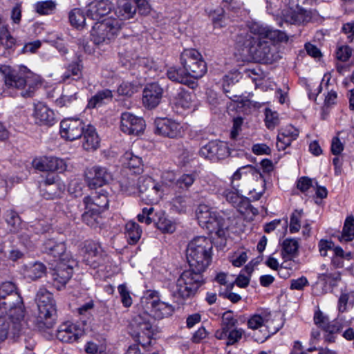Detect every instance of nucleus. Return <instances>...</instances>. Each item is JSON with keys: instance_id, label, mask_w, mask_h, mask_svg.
<instances>
[{"instance_id": "nucleus-1", "label": "nucleus", "mask_w": 354, "mask_h": 354, "mask_svg": "<svg viewBox=\"0 0 354 354\" xmlns=\"http://www.w3.org/2000/svg\"><path fill=\"white\" fill-rule=\"evenodd\" d=\"M44 246L46 252L57 259L51 275L53 286L60 289L71 278L76 262L70 252H67L64 242L49 239L44 242Z\"/></svg>"}, {"instance_id": "nucleus-2", "label": "nucleus", "mask_w": 354, "mask_h": 354, "mask_svg": "<svg viewBox=\"0 0 354 354\" xmlns=\"http://www.w3.org/2000/svg\"><path fill=\"white\" fill-rule=\"evenodd\" d=\"M236 47L242 55L250 56L254 59L266 64H272L281 58L277 48L274 44L260 39L251 33L238 35L236 39Z\"/></svg>"}, {"instance_id": "nucleus-3", "label": "nucleus", "mask_w": 354, "mask_h": 354, "mask_svg": "<svg viewBox=\"0 0 354 354\" xmlns=\"http://www.w3.org/2000/svg\"><path fill=\"white\" fill-rule=\"evenodd\" d=\"M0 73L7 86L25 90L21 93L24 97H30L41 84L40 77L26 66L19 67L17 71L8 66L0 65Z\"/></svg>"}, {"instance_id": "nucleus-4", "label": "nucleus", "mask_w": 354, "mask_h": 354, "mask_svg": "<svg viewBox=\"0 0 354 354\" xmlns=\"http://www.w3.org/2000/svg\"><path fill=\"white\" fill-rule=\"evenodd\" d=\"M213 243L209 238L201 236L192 239L187 248L189 269L202 274L212 259Z\"/></svg>"}, {"instance_id": "nucleus-5", "label": "nucleus", "mask_w": 354, "mask_h": 354, "mask_svg": "<svg viewBox=\"0 0 354 354\" xmlns=\"http://www.w3.org/2000/svg\"><path fill=\"white\" fill-rule=\"evenodd\" d=\"M122 25V22L113 16L98 21L91 30V39L97 45L108 44L116 38Z\"/></svg>"}, {"instance_id": "nucleus-6", "label": "nucleus", "mask_w": 354, "mask_h": 354, "mask_svg": "<svg viewBox=\"0 0 354 354\" xmlns=\"http://www.w3.org/2000/svg\"><path fill=\"white\" fill-rule=\"evenodd\" d=\"M203 282V274L189 269L185 270L176 283L170 286V291L174 297L184 299L194 295Z\"/></svg>"}, {"instance_id": "nucleus-7", "label": "nucleus", "mask_w": 354, "mask_h": 354, "mask_svg": "<svg viewBox=\"0 0 354 354\" xmlns=\"http://www.w3.org/2000/svg\"><path fill=\"white\" fill-rule=\"evenodd\" d=\"M38 307L37 320L46 328L53 325L54 317L56 315V304L51 292L44 288H40L35 297Z\"/></svg>"}, {"instance_id": "nucleus-8", "label": "nucleus", "mask_w": 354, "mask_h": 354, "mask_svg": "<svg viewBox=\"0 0 354 354\" xmlns=\"http://www.w3.org/2000/svg\"><path fill=\"white\" fill-rule=\"evenodd\" d=\"M274 319H272V315L270 312L263 310L259 313L251 315L248 321L247 326L249 329L252 330H259L260 332L264 331V334L261 337H254L257 342L263 343L269 337V333H275L281 328L280 324L272 326Z\"/></svg>"}, {"instance_id": "nucleus-9", "label": "nucleus", "mask_w": 354, "mask_h": 354, "mask_svg": "<svg viewBox=\"0 0 354 354\" xmlns=\"http://www.w3.org/2000/svg\"><path fill=\"white\" fill-rule=\"evenodd\" d=\"M180 63L189 77L199 79L207 73L206 63L196 50L185 49L180 55Z\"/></svg>"}, {"instance_id": "nucleus-10", "label": "nucleus", "mask_w": 354, "mask_h": 354, "mask_svg": "<svg viewBox=\"0 0 354 354\" xmlns=\"http://www.w3.org/2000/svg\"><path fill=\"white\" fill-rule=\"evenodd\" d=\"M142 304L144 310L149 312L151 317L156 319H163L171 315L174 311L172 306L161 301L158 292L154 290L147 291L146 295L142 298Z\"/></svg>"}, {"instance_id": "nucleus-11", "label": "nucleus", "mask_w": 354, "mask_h": 354, "mask_svg": "<svg viewBox=\"0 0 354 354\" xmlns=\"http://www.w3.org/2000/svg\"><path fill=\"white\" fill-rule=\"evenodd\" d=\"M3 301L5 304L0 305V310L3 313H8L10 318H15L13 328L15 330L19 329L25 314L22 298L18 292H16L6 297Z\"/></svg>"}, {"instance_id": "nucleus-12", "label": "nucleus", "mask_w": 354, "mask_h": 354, "mask_svg": "<svg viewBox=\"0 0 354 354\" xmlns=\"http://www.w3.org/2000/svg\"><path fill=\"white\" fill-rule=\"evenodd\" d=\"M152 319L149 313L144 310L142 313L136 315L130 324L133 335L140 339H144L146 337L149 344L156 330Z\"/></svg>"}, {"instance_id": "nucleus-13", "label": "nucleus", "mask_w": 354, "mask_h": 354, "mask_svg": "<svg viewBox=\"0 0 354 354\" xmlns=\"http://www.w3.org/2000/svg\"><path fill=\"white\" fill-rule=\"evenodd\" d=\"M154 124L155 133L165 138H180L185 133V129L180 122L167 118L156 119Z\"/></svg>"}, {"instance_id": "nucleus-14", "label": "nucleus", "mask_w": 354, "mask_h": 354, "mask_svg": "<svg viewBox=\"0 0 354 354\" xmlns=\"http://www.w3.org/2000/svg\"><path fill=\"white\" fill-rule=\"evenodd\" d=\"M85 180L91 189H96L111 183L113 174L106 167L95 165L86 170Z\"/></svg>"}, {"instance_id": "nucleus-15", "label": "nucleus", "mask_w": 354, "mask_h": 354, "mask_svg": "<svg viewBox=\"0 0 354 354\" xmlns=\"http://www.w3.org/2000/svg\"><path fill=\"white\" fill-rule=\"evenodd\" d=\"M196 215L199 223L209 230H217L220 231L225 227L224 220L207 205H201L198 207Z\"/></svg>"}, {"instance_id": "nucleus-16", "label": "nucleus", "mask_w": 354, "mask_h": 354, "mask_svg": "<svg viewBox=\"0 0 354 354\" xmlns=\"http://www.w3.org/2000/svg\"><path fill=\"white\" fill-rule=\"evenodd\" d=\"M242 180L245 183L253 184L259 182L262 186L265 185V179L260 170L252 165H247L239 167L231 176L232 184Z\"/></svg>"}, {"instance_id": "nucleus-17", "label": "nucleus", "mask_w": 354, "mask_h": 354, "mask_svg": "<svg viewBox=\"0 0 354 354\" xmlns=\"http://www.w3.org/2000/svg\"><path fill=\"white\" fill-rule=\"evenodd\" d=\"M84 127L83 121L80 118H66L60 122L59 133L64 140L73 141L82 136Z\"/></svg>"}, {"instance_id": "nucleus-18", "label": "nucleus", "mask_w": 354, "mask_h": 354, "mask_svg": "<svg viewBox=\"0 0 354 354\" xmlns=\"http://www.w3.org/2000/svg\"><path fill=\"white\" fill-rule=\"evenodd\" d=\"M250 29V32L249 33L258 37L260 39H268L273 43L287 42L288 41V37L284 32L274 29L270 26L254 24Z\"/></svg>"}, {"instance_id": "nucleus-19", "label": "nucleus", "mask_w": 354, "mask_h": 354, "mask_svg": "<svg viewBox=\"0 0 354 354\" xmlns=\"http://www.w3.org/2000/svg\"><path fill=\"white\" fill-rule=\"evenodd\" d=\"M145 120L129 112L122 113L120 117V129L128 135L138 136L144 131Z\"/></svg>"}, {"instance_id": "nucleus-20", "label": "nucleus", "mask_w": 354, "mask_h": 354, "mask_svg": "<svg viewBox=\"0 0 354 354\" xmlns=\"http://www.w3.org/2000/svg\"><path fill=\"white\" fill-rule=\"evenodd\" d=\"M199 154L205 158L216 160L227 157L230 151L226 143L218 140H212L201 148Z\"/></svg>"}, {"instance_id": "nucleus-21", "label": "nucleus", "mask_w": 354, "mask_h": 354, "mask_svg": "<svg viewBox=\"0 0 354 354\" xmlns=\"http://www.w3.org/2000/svg\"><path fill=\"white\" fill-rule=\"evenodd\" d=\"M83 335L82 329L77 324L66 322L59 325L57 330V338L66 343H73Z\"/></svg>"}, {"instance_id": "nucleus-22", "label": "nucleus", "mask_w": 354, "mask_h": 354, "mask_svg": "<svg viewBox=\"0 0 354 354\" xmlns=\"http://www.w3.org/2000/svg\"><path fill=\"white\" fill-rule=\"evenodd\" d=\"M220 194L241 214H244L250 207L248 200L241 195L234 187L225 188Z\"/></svg>"}, {"instance_id": "nucleus-23", "label": "nucleus", "mask_w": 354, "mask_h": 354, "mask_svg": "<svg viewBox=\"0 0 354 354\" xmlns=\"http://www.w3.org/2000/svg\"><path fill=\"white\" fill-rule=\"evenodd\" d=\"M85 248L84 261L86 264L95 268L104 262L106 255L99 243L88 242Z\"/></svg>"}, {"instance_id": "nucleus-24", "label": "nucleus", "mask_w": 354, "mask_h": 354, "mask_svg": "<svg viewBox=\"0 0 354 354\" xmlns=\"http://www.w3.org/2000/svg\"><path fill=\"white\" fill-rule=\"evenodd\" d=\"M163 90L156 83L147 84L142 92V102L145 107L153 109L156 107L162 97Z\"/></svg>"}, {"instance_id": "nucleus-25", "label": "nucleus", "mask_w": 354, "mask_h": 354, "mask_svg": "<svg viewBox=\"0 0 354 354\" xmlns=\"http://www.w3.org/2000/svg\"><path fill=\"white\" fill-rule=\"evenodd\" d=\"M113 3L109 0H94L87 6V17L99 21L110 13Z\"/></svg>"}, {"instance_id": "nucleus-26", "label": "nucleus", "mask_w": 354, "mask_h": 354, "mask_svg": "<svg viewBox=\"0 0 354 354\" xmlns=\"http://www.w3.org/2000/svg\"><path fill=\"white\" fill-rule=\"evenodd\" d=\"M33 118L36 124L51 126L55 122V113L53 110L42 103L35 106Z\"/></svg>"}, {"instance_id": "nucleus-27", "label": "nucleus", "mask_w": 354, "mask_h": 354, "mask_svg": "<svg viewBox=\"0 0 354 354\" xmlns=\"http://www.w3.org/2000/svg\"><path fill=\"white\" fill-rule=\"evenodd\" d=\"M82 147L86 151H95L100 147V138L95 128L88 124L84 128Z\"/></svg>"}, {"instance_id": "nucleus-28", "label": "nucleus", "mask_w": 354, "mask_h": 354, "mask_svg": "<svg viewBox=\"0 0 354 354\" xmlns=\"http://www.w3.org/2000/svg\"><path fill=\"white\" fill-rule=\"evenodd\" d=\"M65 189L64 185L47 178L42 185L41 192L46 199H54L60 197Z\"/></svg>"}, {"instance_id": "nucleus-29", "label": "nucleus", "mask_w": 354, "mask_h": 354, "mask_svg": "<svg viewBox=\"0 0 354 354\" xmlns=\"http://www.w3.org/2000/svg\"><path fill=\"white\" fill-rule=\"evenodd\" d=\"M84 203L87 209L100 212L107 207L109 200L106 194H99L93 197L88 196L84 197Z\"/></svg>"}, {"instance_id": "nucleus-30", "label": "nucleus", "mask_w": 354, "mask_h": 354, "mask_svg": "<svg viewBox=\"0 0 354 354\" xmlns=\"http://www.w3.org/2000/svg\"><path fill=\"white\" fill-rule=\"evenodd\" d=\"M136 12V7L133 3L127 0H120L118 3L114 14L117 15V19L122 22V20L133 18Z\"/></svg>"}, {"instance_id": "nucleus-31", "label": "nucleus", "mask_w": 354, "mask_h": 354, "mask_svg": "<svg viewBox=\"0 0 354 354\" xmlns=\"http://www.w3.org/2000/svg\"><path fill=\"white\" fill-rule=\"evenodd\" d=\"M238 321L234 317L232 311H226L223 314L221 319V327L215 332V337L218 339H223L226 332L233 328L237 324Z\"/></svg>"}, {"instance_id": "nucleus-32", "label": "nucleus", "mask_w": 354, "mask_h": 354, "mask_svg": "<svg viewBox=\"0 0 354 354\" xmlns=\"http://www.w3.org/2000/svg\"><path fill=\"white\" fill-rule=\"evenodd\" d=\"M195 95L193 93L180 90L174 97L172 102L176 107L188 109L192 107Z\"/></svg>"}, {"instance_id": "nucleus-33", "label": "nucleus", "mask_w": 354, "mask_h": 354, "mask_svg": "<svg viewBox=\"0 0 354 354\" xmlns=\"http://www.w3.org/2000/svg\"><path fill=\"white\" fill-rule=\"evenodd\" d=\"M46 270V266L40 262L30 263L24 266V274L30 280H36L45 274Z\"/></svg>"}, {"instance_id": "nucleus-34", "label": "nucleus", "mask_w": 354, "mask_h": 354, "mask_svg": "<svg viewBox=\"0 0 354 354\" xmlns=\"http://www.w3.org/2000/svg\"><path fill=\"white\" fill-rule=\"evenodd\" d=\"M166 191V186L156 182L154 186L151 187L142 198L151 203H157L162 198Z\"/></svg>"}, {"instance_id": "nucleus-35", "label": "nucleus", "mask_w": 354, "mask_h": 354, "mask_svg": "<svg viewBox=\"0 0 354 354\" xmlns=\"http://www.w3.org/2000/svg\"><path fill=\"white\" fill-rule=\"evenodd\" d=\"M113 95L111 90L104 89L100 91L89 100L87 104V108L94 109L101 106L104 104L111 101Z\"/></svg>"}, {"instance_id": "nucleus-36", "label": "nucleus", "mask_w": 354, "mask_h": 354, "mask_svg": "<svg viewBox=\"0 0 354 354\" xmlns=\"http://www.w3.org/2000/svg\"><path fill=\"white\" fill-rule=\"evenodd\" d=\"M82 66L79 62H73L68 64L66 71L62 75V81L78 80L82 76Z\"/></svg>"}, {"instance_id": "nucleus-37", "label": "nucleus", "mask_w": 354, "mask_h": 354, "mask_svg": "<svg viewBox=\"0 0 354 354\" xmlns=\"http://www.w3.org/2000/svg\"><path fill=\"white\" fill-rule=\"evenodd\" d=\"M142 229L135 221H129L125 226V235L129 244H136L140 239Z\"/></svg>"}, {"instance_id": "nucleus-38", "label": "nucleus", "mask_w": 354, "mask_h": 354, "mask_svg": "<svg viewBox=\"0 0 354 354\" xmlns=\"http://www.w3.org/2000/svg\"><path fill=\"white\" fill-rule=\"evenodd\" d=\"M6 221L9 230L12 233H17L22 229V222L18 213L14 209H8L6 212Z\"/></svg>"}, {"instance_id": "nucleus-39", "label": "nucleus", "mask_w": 354, "mask_h": 354, "mask_svg": "<svg viewBox=\"0 0 354 354\" xmlns=\"http://www.w3.org/2000/svg\"><path fill=\"white\" fill-rule=\"evenodd\" d=\"M314 323L319 328L330 333H335L339 330L335 325L330 324L328 317L325 315L320 310L315 311L314 314Z\"/></svg>"}, {"instance_id": "nucleus-40", "label": "nucleus", "mask_w": 354, "mask_h": 354, "mask_svg": "<svg viewBox=\"0 0 354 354\" xmlns=\"http://www.w3.org/2000/svg\"><path fill=\"white\" fill-rule=\"evenodd\" d=\"M299 242L295 239H286L282 243L281 256L283 259L294 258L298 254Z\"/></svg>"}, {"instance_id": "nucleus-41", "label": "nucleus", "mask_w": 354, "mask_h": 354, "mask_svg": "<svg viewBox=\"0 0 354 354\" xmlns=\"http://www.w3.org/2000/svg\"><path fill=\"white\" fill-rule=\"evenodd\" d=\"M13 320L15 318H10L8 313L0 316V342L6 338L9 330H11L13 334L20 330L21 327L17 330L14 329Z\"/></svg>"}, {"instance_id": "nucleus-42", "label": "nucleus", "mask_w": 354, "mask_h": 354, "mask_svg": "<svg viewBox=\"0 0 354 354\" xmlns=\"http://www.w3.org/2000/svg\"><path fill=\"white\" fill-rule=\"evenodd\" d=\"M158 220L156 222L157 227L165 233H173L176 230V223L168 218L165 213L157 214Z\"/></svg>"}, {"instance_id": "nucleus-43", "label": "nucleus", "mask_w": 354, "mask_h": 354, "mask_svg": "<svg viewBox=\"0 0 354 354\" xmlns=\"http://www.w3.org/2000/svg\"><path fill=\"white\" fill-rule=\"evenodd\" d=\"M354 239V217L348 216L344 222L342 234L339 236L341 242L351 241Z\"/></svg>"}, {"instance_id": "nucleus-44", "label": "nucleus", "mask_w": 354, "mask_h": 354, "mask_svg": "<svg viewBox=\"0 0 354 354\" xmlns=\"http://www.w3.org/2000/svg\"><path fill=\"white\" fill-rule=\"evenodd\" d=\"M282 17L285 22L290 24H299L304 21V13L288 8L283 10Z\"/></svg>"}, {"instance_id": "nucleus-45", "label": "nucleus", "mask_w": 354, "mask_h": 354, "mask_svg": "<svg viewBox=\"0 0 354 354\" xmlns=\"http://www.w3.org/2000/svg\"><path fill=\"white\" fill-rule=\"evenodd\" d=\"M46 167L43 169L56 171L59 173L66 169L67 165L64 160L57 157L46 158L44 160Z\"/></svg>"}, {"instance_id": "nucleus-46", "label": "nucleus", "mask_w": 354, "mask_h": 354, "mask_svg": "<svg viewBox=\"0 0 354 354\" xmlns=\"http://www.w3.org/2000/svg\"><path fill=\"white\" fill-rule=\"evenodd\" d=\"M167 75L168 78L173 82L185 84L188 83L189 75L184 68L171 67L168 69Z\"/></svg>"}, {"instance_id": "nucleus-47", "label": "nucleus", "mask_w": 354, "mask_h": 354, "mask_svg": "<svg viewBox=\"0 0 354 354\" xmlns=\"http://www.w3.org/2000/svg\"><path fill=\"white\" fill-rule=\"evenodd\" d=\"M137 178L135 175H131L126 178H122L119 183L121 191L128 194H135L137 193Z\"/></svg>"}, {"instance_id": "nucleus-48", "label": "nucleus", "mask_w": 354, "mask_h": 354, "mask_svg": "<svg viewBox=\"0 0 354 354\" xmlns=\"http://www.w3.org/2000/svg\"><path fill=\"white\" fill-rule=\"evenodd\" d=\"M122 164L129 169H137L139 171L141 169L142 159L135 156L131 151H127L122 158Z\"/></svg>"}, {"instance_id": "nucleus-49", "label": "nucleus", "mask_w": 354, "mask_h": 354, "mask_svg": "<svg viewBox=\"0 0 354 354\" xmlns=\"http://www.w3.org/2000/svg\"><path fill=\"white\" fill-rule=\"evenodd\" d=\"M56 8V3L52 0L38 1L34 5L35 12L41 15L51 14Z\"/></svg>"}, {"instance_id": "nucleus-50", "label": "nucleus", "mask_w": 354, "mask_h": 354, "mask_svg": "<svg viewBox=\"0 0 354 354\" xmlns=\"http://www.w3.org/2000/svg\"><path fill=\"white\" fill-rule=\"evenodd\" d=\"M196 176L194 173L183 174L175 182L176 186L183 190H188L196 180Z\"/></svg>"}, {"instance_id": "nucleus-51", "label": "nucleus", "mask_w": 354, "mask_h": 354, "mask_svg": "<svg viewBox=\"0 0 354 354\" xmlns=\"http://www.w3.org/2000/svg\"><path fill=\"white\" fill-rule=\"evenodd\" d=\"M15 44V39L11 36L6 26L0 24V45L5 48H11Z\"/></svg>"}, {"instance_id": "nucleus-52", "label": "nucleus", "mask_w": 354, "mask_h": 354, "mask_svg": "<svg viewBox=\"0 0 354 354\" xmlns=\"http://www.w3.org/2000/svg\"><path fill=\"white\" fill-rule=\"evenodd\" d=\"M69 20L73 26L78 28L84 26L86 17L80 9L75 8L69 13Z\"/></svg>"}, {"instance_id": "nucleus-53", "label": "nucleus", "mask_w": 354, "mask_h": 354, "mask_svg": "<svg viewBox=\"0 0 354 354\" xmlns=\"http://www.w3.org/2000/svg\"><path fill=\"white\" fill-rule=\"evenodd\" d=\"M155 181L148 176H140L137 178V193L142 196L150 188L154 186Z\"/></svg>"}, {"instance_id": "nucleus-54", "label": "nucleus", "mask_w": 354, "mask_h": 354, "mask_svg": "<svg viewBox=\"0 0 354 354\" xmlns=\"http://www.w3.org/2000/svg\"><path fill=\"white\" fill-rule=\"evenodd\" d=\"M244 333L242 328H232L226 332V335L223 339H227V346L234 345L240 341Z\"/></svg>"}, {"instance_id": "nucleus-55", "label": "nucleus", "mask_w": 354, "mask_h": 354, "mask_svg": "<svg viewBox=\"0 0 354 354\" xmlns=\"http://www.w3.org/2000/svg\"><path fill=\"white\" fill-rule=\"evenodd\" d=\"M210 17H212L215 28H222L227 25V19L223 8L214 10L210 14Z\"/></svg>"}, {"instance_id": "nucleus-56", "label": "nucleus", "mask_w": 354, "mask_h": 354, "mask_svg": "<svg viewBox=\"0 0 354 354\" xmlns=\"http://www.w3.org/2000/svg\"><path fill=\"white\" fill-rule=\"evenodd\" d=\"M17 288L15 285L10 281L4 282L0 286V305H4L3 301L6 297H10V295L16 292Z\"/></svg>"}, {"instance_id": "nucleus-57", "label": "nucleus", "mask_w": 354, "mask_h": 354, "mask_svg": "<svg viewBox=\"0 0 354 354\" xmlns=\"http://www.w3.org/2000/svg\"><path fill=\"white\" fill-rule=\"evenodd\" d=\"M265 122L266 127L270 129H274L279 124L278 113L275 111H272L270 109H266L265 111Z\"/></svg>"}, {"instance_id": "nucleus-58", "label": "nucleus", "mask_w": 354, "mask_h": 354, "mask_svg": "<svg viewBox=\"0 0 354 354\" xmlns=\"http://www.w3.org/2000/svg\"><path fill=\"white\" fill-rule=\"evenodd\" d=\"M303 214V210H295L290 216V232L291 233L297 232L300 227V219Z\"/></svg>"}, {"instance_id": "nucleus-59", "label": "nucleus", "mask_w": 354, "mask_h": 354, "mask_svg": "<svg viewBox=\"0 0 354 354\" xmlns=\"http://www.w3.org/2000/svg\"><path fill=\"white\" fill-rule=\"evenodd\" d=\"M172 207L178 212H184L187 207V198L185 195L175 196L171 201Z\"/></svg>"}, {"instance_id": "nucleus-60", "label": "nucleus", "mask_w": 354, "mask_h": 354, "mask_svg": "<svg viewBox=\"0 0 354 354\" xmlns=\"http://www.w3.org/2000/svg\"><path fill=\"white\" fill-rule=\"evenodd\" d=\"M137 91V86L129 82H122L118 88V93L121 95L131 96Z\"/></svg>"}, {"instance_id": "nucleus-61", "label": "nucleus", "mask_w": 354, "mask_h": 354, "mask_svg": "<svg viewBox=\"0 0 354 354\" xmlns=\"http://www.w3.org/2000/svg\"><path fill=\"white\" fill-rule=\"evenodd\" d=\"M118 289L124 306H131L132 304V298L130 295L129 291L127 290V286L124 284H121L118 286Z\"/></svg>"}, {"instance_id": "nucleus-62", "label": "nucleus", "mask_w": 354, "mask_h": 354, "mask_svg": "<svg viewBox=\"0 0 354 354\" xmlns=\"http://www.w3.org/2000/svg\"><path fill=\"white\" fill-rule=\"evenodd\" d=\"M319 252L322 257H326L328 251H332L334 243L331 241L322 239L318 243Z\"/></svg>"}, {"instance_id": "nucleus-63", "label": "nucleus", "mask_w": 354, "mask_h": 354, "mask_svg": "<svg viewBox=\"0 0 354 354\" xmlns=\"http://www.w3.org/2000/svg\"><path fill=\"white\" fill-rule=\"evenodd\" d=\"M352 54V50L348 46L339 47L336 52V57L338 60L346 62Z\"/></svg>"}, {"instance_id": "nucleus-64", "label": "nucleus", "mask_w": 354, "mask_h": 354, "mask_svg": "<svg viewBox=\"0 0 354 354\" xmlns=\"http://www.w3.org/2000/svg\"><path fill=\"white\" fill-rule=\"evenodd\" d=\"M247 259V253L244 251H241L235 253L232 257L231 262L234 266L240 267L246 262Z\"/></svg>"}]
</instances>
